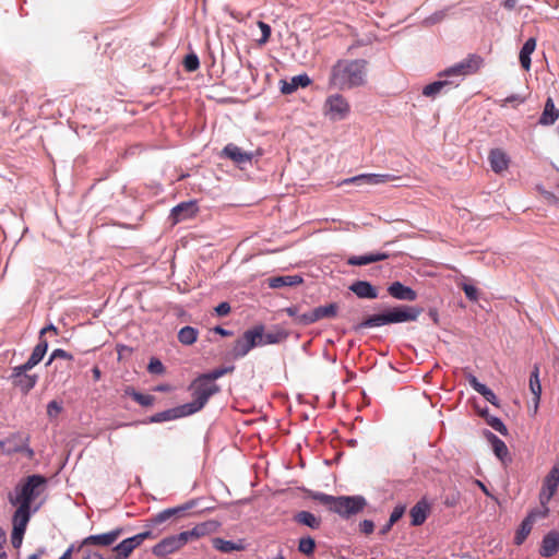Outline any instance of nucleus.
I'll return each instance as SVG.
<instances>
[{
  "label": "nucleus",
  "mask_w": 559,
  "mask_h": 559,
  "mask_svg": "<svg viewBox=\"0 0 559 559\" xmlns=\"http://www.w3.org/2000/svg\"><path fill=\"white\" fill-rule=\"evenodd\" d=\"M197 500L192 499L183 504L165 509L150 518L145 523V527L147 528L146 531L141 532L132 537L126 538L114 547L115 559H128L133 550L140 547L144 540L155 539L158 536V533H154L152 528L165 523L171 518L183 516L187 511L193 509L197 506Z\"/></svg>",
  "instance_id": "nucleus-1"
},
{
  "label": "nucleus",
  "mask_w": 559,
  "mask_h": 559,
  "mask_svg": "<svg viewBox=\"0 0 559 559\" xmlns=\"http://www.w3.org/2000/svg\"><path fill=\"white\" fill-rule=\"evenodd\" d=\"M365 59H340L331 68L329 85L341 91L362 86L367 82Z\"/></svg>",
  "instance_id": "nucleus-2"
},
{
  "label": "nucleus",
  "mask_w": 559,
  "mask_h": 559,
  "mask_svg": "<svg viewBox=\"0 0 559 559\" xmlns=\"http://www.w3.org/2000/svg\"><path fill=\"white\" fill-rule=\"evenodd\" d=\"M423 309L419 307L400 305L390 308L381 313L372 314L366 318L357 325V330L378 328L386 324L414 322L421 314Z\"/></svg>",
  "instance_id": "nucleus-3"
},
{
  "label": "nucleus",
  "mask_w": 559,
  "mask_h": 559,
  "mask_svg": "<svg viewBox=\"0 0 559 559\" xmlns=\"http://www.w3.org/2000/svg\"><path fill=\"white\" fill-rule=\"evenodd\" d=\"M309 497L343 518L359 513L366 506V500L361 496L334 497L319 491H310Z\"/></svg>",
  "instance_id": "nucleus-4"
},
{
  "label": "nucleus",
  "mask_w": 559,
  "mask_h": 559,
  "mask_svg": "<svg viewBox=\"0 0 559 559\" xmlns=\"http://www.w3.org/2000/svg\"><path fill=\"white\" fill-rule=\"evenodd\" d=\"M47 479L41 475L26 477L15 488V496L10 495L9 500L13 506L26 504L31 507L34 499L40 496L46 486Z\"/></svg>",
  "instance_id": "nucleus-5"
},
{
  "label": "nucleus",
  "mask_w": 559,
  "mask_h": 559,
  "mask_svg": "<svg viewBox=\"0 0 559 559\" xmlns=\"http://www.w3.org/2000/svg\"><path fill=\"white\" fill-rule=\"evenodd\" d=\"M192 392V402L183 404V408H186L188 415H192L199 411H201L209 399L219 392V386L216 383H211L210 381L203 380L201 377H198L189 388Z\"/></svg>",
  "instance_id": "nucleus-6"
},
{
  "label": "nucleus",
  "mask_w": 559,
  "mask_h": 559,
  "mask_svg": "<svg viewBox=\"0 0 559 559\" xmlns=\"http://www.w3.org/2000/svg\"><path fill=\"white\" fill-rule=\"evenodd\" d=\"M263 344H265L264 328L259 325L246 331L241 337L235 341L230 355L234 359H238L246 356L253 347Z\"/></svg>",
  "instance_id": "nucleus-7"
},
{
  "label": "nucleus",
  "mask_w": 559,
  "mask_h": 559,
  "mask_svg": "<svg viewBox=\"0 0 559 559\" xmlns=\"http://www.w3.org/2000/svg\"><path fill=\"white\" fill-rule=\"evenodd\" d=\"M29 436L24 432H15L0 441V449L4 454L25 453L33 459L34 451L29 448Z\"/></svg>",
  "instance_id": "nucleus-8"
},
{
  "label": "nucleus",
  "mask_w": 559,
  "mask_h": 559,
  "mask_svg": "<svg viewBox=\"0 0 559 559\" xmlns=\"http://www.w3.org/2000/svg\"><path fill=\"white\" fill-rule=\"evenodd\" d=\"M349 110L350 106L347 99L340 94L329 96L323 105L324 115L332 121L345 119Z\"/></svg>",
  "instance_id": "nucleus-9"
},
{
  "label": "nucleus",
  "mask_w": 559,
  "mask_h": 559,
  "mask_svg": "<svg viewBox=\"0 0 559 559\" xmlns=\"http://www.w3.org/2000/svg\"><path fill=\"white\" fill-rule=\"evenodd\" d=\"M559 487V461L551 467L549 473L543 479L542 488L538 495L539 502L549 503L556 495Z\"/></svg>",
  "instance_id": "nucleus-10"
},
{
  "label": "nucleus",
  "mask_w": 559,
  "mask_h": 559,
  "mask_svg": "<svg viewBox=\"0 0 559 559\" xmlns=\"http://www.w3.org/2000/svg\"><path fill=\"white\" fill-rule=\"evenodd\" d=\"M32 368H24V365L16 366L12 369L11 380L12 384L20 389L24 394H27L37 383V374H28Z\"/></svg>",
  "instance_id": "nucleus-11"
},
{
  "label": "nucleus",
  "mask_w": 559,
  "mask_h": 559,
  "mask_svg": "<svg viewBox=\"0 0 559 559\" xmlns=\"http://www.w3.org/2000/svg\"><path fill=\"white\" fill-rule=\"evenodd\" d=\"M484 60L478 55H469L461 62L444 71V75H469L476 73L483 66Z\"/></svg>",
  "instance_id": "nucleus-12"
},
{
  "label": "nucleus",
  "mask_w": 559,
  "mask_h": 559,
  "mask_svg": "<svg viewBox=\"0 0 559 559\" xmlns=\"http://www.w3.org/2000/svg\"><path fill=\"white\" fill-rule=\"evenodd\" d=\"M258 156L261 153H257ZM221 156L230 159L238 167L243 168L245 165L251 164L255 153L247 152L234 143H228L221 152Z\"/></svg>",
  "instance_id": "nucleus-13"
},
{
  "label": "nucleus",
  "mask_w": 559,
  "mask_h": 559,
  "mask_svg": "<svg viewBox=\"0 0 559 559\" xmlns=\"http://www.w3.org/2000/svg\"><path fill=\"white\" fill-rule=\"evenodd\" d=\"M123 534V528L117 527L110 532L98 534V535H90L85 537L78 550H84V548L88 546H111L121 535Z\"/></svg>",
  "instance_id": "nucleus-14"
},
{
  "label": "nucleus",
  "mask_w": 559,
  "mask_h": 559,
  "mask_svg": "<svg viewBox=\"0 0 559 559\" xmlns=\"http://www.w3.org/2000/svg\"><path fill=\"white\" fill-rule=\"evenodd\" d=\"M337 311L338 306L335 302L325 306H320L309 312L302 313V317L299 318V322L302 323L304 326L310 325L321 319L335 318Z\"/></svg>",
  "instance_id": "nucleus-15"
},
{
  "label": "nucleus",
  "mask_w": 559,
  "mask_h": 559,
  "mask_svg": "<svg viewBox=\"0 0 559 559\" xmlns=\"http://www.w3.org/2000/svg\"><path fill=\"white\" fill-rule=\"evenodd\" d=\"M182 548L179 535H169L153 546L152 554L157 558L165 559Z\"/></svg>",
  "instance_id": "nucleus-16"
},
{
  "label": "nucleus",
  "mask_w": 559,
  "mask_h": 559,
  "mask_svg": "<svg viewBox=\"0 0 559 559\" xmlns=\"http://www.w3.org/2000/svg\"><path fill=\"white\" fill-rule=\"evenodd\" d=\"M394 179H396V177L393 175H390V174H362V175H358L353 178L346 179L344 182L345 183L356 182V183H366V185L374 186V185H380V183H386V182L393 181Z\"/></svg>",
  "instance_id": "nucleus-17"
},
{
  "label": "nucleus",
  "mask_w": 559,
  "mask_h": 559,
  "mask_svg": "<svg viewBox=\"0 0 559 559\" xmlns=\"http://www.w3.org/2000/svg\"><path fill=\"white\" fill-rule=\"evenodd\" d=\"M488 160L493 173L501 174L509 168L510 158L501 148H492L489 152Z\"/></svg>",
  "instance_id": "nucleus-18"
},
{
  "label": "nucleus",
  "mask_w": 559,
  "mask_h": 559,
  "mask_svg": "<svg viewBox=\"0 0 559 559\" xmlns=\"http://www.w3.org/2000/svg\"><path fill=\"white\" fill-rule=\"evenodd\" d=\"M388 293L391 297L397 300L414 301L417 298V293L401 282H393L388 287Z\"/></svg>",
  "instance_id": "nucleus-19"
},
{
  "label": "nucleus",
  "mask_w": 559,
  "mask_h": 559,
  "mask_svg": "<svg viewBox=\"0 0 559 559\" xmlns=\"http://www.w3.org/2000/svg\"><path fill=\"white\" fill-rule=\"evenodd\" d=\"M559 550V532L551 531L543 538L539 554L542 557L549 558Z\"/></svg>",
  "instance_id": "nucleus-20"
},
{
  "label": "nucleus",
  "mask_w": 559,
  "mask_h": 559,
  "mask_svg": "<svg viewBox=\"0 0 559 559\" xmlns=\"http://www.w3.org/2000/svg\"><path fill=\"white\" fill-rule=\"evenodd\" d=\"M311 84L310 78L305 74L293 76L289 82L281 81V92L285 95L294 93L298 87H307Z\"/></svg>",
  "instance_id": "nucleus-21"
},
{
  "label": "nucleus",
  "mask_w": 559,
  "mask_h": 559,
  "mask_svg": "<svg viewBox=\"0 0 559 559\" xmlns=\"http://www.w3.org/2000/svg\"><path fill=\"white\" fill-rule=\"evenodd\" d=\"M349 289L359 298L374 299L378 297L377 288L367 281H356Z\"/></svg>",
  "instance_id": "nucleus-22"
},
{
  "label": "nucleus",
  "mask_w": 559,
  "mask_h": 559,
  "mask_svg": "<svg viewBox=\"0 0 559 559\" xmlns=\"http://www.w3.org/2000/svg\"><path fill=\"white\" fill-rule=\"evenodd\" d=\"M197 209L193 202H182L171 210L173 223L177 224L181 221L190 218L194 215Z\"/></svg>",
  "instance_id": "nucleus-23"
},
{
  "label": "nucleus",
  "mask_w": 559,
  "mask_h": 559,
  "mask_svg": "<svg viewBox=\"0 0 559 559\" xmlns=\"http://www.w3.org/2000/svg\"><path fill=\"white\" fill-rule=\"evenodd\" d=\"M467 381H468L469 385L477 393H479L481 396H484V399L486 401H488L489 403H491L495 406H498V399H497L496 394L489 388H487L485 384L480 383L474 374H468Z\"/></svg>",
  "instance_id": "nucleus-24"
},
{
  "label": "nucleus",
  "mask_w": 559,
  "mask_h": 559,
  "mask_svg": "<svg viewBox=\"0 0 559 559\" xmlns=\"http://www.w3.org/2000/svg\"><path fill=\"white\" fill-rule=\"evenodd\" d=\"M559 118V109L556 108L555 103L551 97H548L542 116L539 117V123L543 126H551Z\"/></svg>",
  "instance_id": "nucleus-25"
},
{
  "label": "nucleus",
  "mask_w": 559,
  "mask_h": 559,
  "mask_svg": "<svg viewBox=\"0 0 559 559\" xmlns=\"http://www.w3.org/2000/svg\"><path fill=\"white\" fill-rule=\"evenodd\" d=\"M48 349V343L45 338L41 336L39 337L38 344L34 347L29 358L24 362V368H34L36 365H38L41 359L44 358L45 354Z\"/></svg>",
  "instance_id": "nucleus-26"
},
{
  "label": "nucleus",
  "mask_w": 559,
  "mask_h": 559,
  "mask_svg": "<svg viewBox=\"0 0 559 559\" xmlns=\"http://www.w3.org/2000/svg\"><path fill=\"white\" fill-rule=\"evenodd\" d=\"M213 547L223 552V554H229L233 551H242L245 550V545L241 540L239 542H231V540H225L219 537H215L212 539Z\"/></svg>",
  "instance_id": "nucleus-27"
},
{
  "label": "nucleus",
  "mask_w": 559,
  "mask_h": 559,
  "mask_svg": "<svg viewBox=\"0 0 559 559\" xmlns=\"http://www.w3.org/2000/svg\"><path fill=\"white\" fill-rule=\"evenodd\" d=\"M429 506L426 501H418L409 511V515L412 519V525L419 526L421 525L428 515Z\"/></svg>",
  "instance_id": "nucleus-28"
},
{
  "label": "nucleus",
  "mask_w": 559,
  "mask_h": 559,
  "mask_svg": "<svg viewBox=\"0 0 559 559\" xmlns=\"http://www.w3.org/2000/svg\"><path fill=\"white\" fill-rule=\"evenodd\" d=\"M389 257V253L384 252L369 253L365 255H353L348 258L347 263L349 265H367L373 262L386 260Z\"/></svg>",
  "instance_id": "nucleus-29"
},
{
  "label": "nucleus",
  "mask_w": 559,
  "mask_h": 559,
  "mask_svg": "<svg viewBox=\"0 0 559 559\" xmlns=\"http://www.w3.org/2000/svg\"><path fill=\"white\" fill-rule=\"evenodd\" d=\"M31 507L26 504H19L16 511L13 514V527L26 531L27 523L31 519Z\"/></svg>",
  "instance_id": "nucleus-30"
},
{
  "label": "nucleus",
  "mask_w": 559,
  "mask_h": 559,
  "mask_svg": "<svg viewBox=\"0 0 559 559\" xmlns=\"http://www.w3.org/2000/svg\"><path fill=\"white\" fill-rule=\"evenodd\" d=\"M185 416H189V415H188L186 408H183V405H180L175 408L167 409V411L155 414L151 418V421L162 423V421L173 420V419H177V418L185 417Z\"/></svg>",
  "instance_id": "nucleus-31"
},
{
  "label": "nucleus",
  "mask_w": 559,
  "mask_h": 559,
  "mask_svg": "<svg viewBox=\"0 0 559 559\" xmlns=\"http://www.w3.org/2000/svg\"><path fill=\"white\" fill-rule=\"evenodd\" d=\"M293 520L295 523L308 526L312 530H318L321 526V519L309 511L297 512Z\"/></svg>",
  "instance_id": "nucleus-32"
},
{
  "label": "nucleus",
  "mask_w": 559,
  "mask_h": 559,
  "mask_svg": "<svg viewBox=\"0 0 559 559\" xmlns=\"http://www.w3.org/2000/svg\"><path fill=\"white\" fill-rule=\"evenodd\" d=\"M530 391L534 396V408L535 411H537L542 394V385L539 381V367L537 365L534 366L533 371L531 372L530 376Z\"/></svg>",
  "instance_id": "nucleus-33"
},
{
  "label": "nucleus",
  "mask_w": 559,
  "mask_h": 559,
  "mask_svg": "<svg viewBox=\"0 0 559 559\" xmlns=\"http://www.w3.org/2000/svg\"><path fill=\"white\" fill-rule=\"evenodd\" d=\"M536 48V39L535 38H528L520 51V62L524 70L528 71L531 68V55L534 52Z\"/></svg>",
  "instance_id": "nucleus-34"
},
{
  "label": "nucleus",
  "mask_w": 559,
  "mask_h": 559,
  "mask_svg": "<svg viewBox=\"0 0 559 559\" xmlns=\"http://www.w3.org/2000/svg\"><path fill=\"white\" fill-rule=\"evenodd\" d=\"M221 524L215 520H209L194 525L192 528L198 539L214 534L218 531Z\"/></svg>",
  "instance_id": "nucleus-35"
},
{
  "label": "nucleus",
  "mask_w": 559,
  "mask_h": 559,
  "mask_svg": "<svg viewBox=\"0 0 559 559\" xmlns=\"http://www.w3.org/2000/svg\"><path fill=\"white\" fill-rule=\"evenodd\" d=\"M487 438H488V441L490 442V444L492 447V451L496 454V456L499 460L504 461L508 457V455H509V450H508V447L504 443V441L499 439L492 432H488Z\"/></svg>",
  "instance_id": "nucleus-36"
},
{
  "label": "nucleus",
  "mask_w": 559,
  "mask_h": 559,
  "mask_svg": "<svg viewBox=\"0 0 559 559\" xmlns=\"http://www.w3.org/2000/svg\"><path fill=\"white\" fill-rule=\"evenodd\" d=\"M302 283V277L299 275H286L272 277L269 281L271 288H281L284 286H296Z\"/></svg>",
  "instance_id": "nucleus-37"
},
{
  "label": "nucleus",
  "mask_w": 559,
  "mask_h": 559,
  "mask_svg": "<svg viewBox=\"0 0 559 559\" xmlns=\"http://www.w3.org/2000/svg\"><path fill=\"white\" fill-rule=\"evenodd\" d=\"M199 336V331L192 326H183L178 332V341L182 345H192L197 342Z\"/></svg>",
  "instance_id": "nucleus-38"
},
{
  "label": "nucleus",
  "mask_w": 559,
  "mask_h": 559,
  "mask_svg": "<svg viewBox=\"0 0 559 559\" xmlns=\"http://www.w3.org/2000/svg\"><path fill=\"white\" fill-rule=\"evenodd\" d=\"M548 504L549 503L539 502L538 507L534 508L528 512L526 519L532 521L533 524H535L539 520L546 519L550 512Z\"/></svg>",
  "instance_id": "nucleus-39"
},
{
  "label": "nucleus",
  "mask_w": 559,
  "mask_h": 559,
  "mask_svg": "<svg viewBox=\"0 0 559 559\" xmlns=\"http://www.w3.org/2000/svg\"><path fill=\"white\" fill-rule=\"evenodd\" d=\"M533 526L534 524L532 523V521L525 518L515 533L514 543L516 545H522L530 535V533L532 532Z\"/></svg>",
  "instance_id": "nucleus-40"
},
{
  "label": "nucleus",
  "mask_w": 559,
  "mask_h": 559,
  "mask_svg": "<svg viewBox=\"0 0 559 559\" xmlns=\"http://www.w3.org/2000/svg\"><path fill=\"white\" fill-rule=\"evenodd\" d=\"M316 549V542L312 537L306 536L301 537L298 543V551L306 555L311 556Z\"/></svg>",
  "instance_id": "nucleus-41"
},
{
  "label": "nucleus",
  "mask_w": 559,
  "mask_h": 559,
  "mask_svg": "<svg viewBox=\"0 0 559 559\" xmlns=\"http://www.w3.org/2000/svg\"><path fill=\"white\" fill-rule=\"evenodd\" d=\"M448 85L447 81H436L426 85L423 90V94L427 97H435L441 92V90Z\"/></svg>",
  "instance_id": "nucleus-42"
},
{
  "label": "nucleus",
  "mask_w": 559,
  "mask_h": 559,
  "mask_svg": "<svg viewBox=\"0 0 559 559\" xmlns=\"http://www.w3.org/2000/svg\"><path fill=\"white\" fill-rule=\"evenodd\" d=\"M233 369H234L233 367L231 368H218L209 373H203L200 377L205 381H210L211 383H214V381L216 379L223 377L224 374L231 371Z\"/></svg>",
  "instance_id": "nucleus-43"
},
{
  "label": "nucleus",
  "mask_w": 559,
  "mask_h": 559,
  "mask_svg": "<svg viewBox=\"0 0 559 559\" xmlns=\"http://www.w3.org/2000/svg\"><path fill=\"white\" fill-rule=\"evenodd\" d=\"M487 424L491 428H493L496 431L500 432L501 435H503V436L508 435V429H507L506 425L498 417H493V416L488 417Z\"/></svg>",
  "instance_id": "nucleus-44"
},
{
  "label": "nucleus",
  "mask_w": 559,
  "mask_h": 559,
  "mask_svg": "<svg viewBox=\"0 0 559 559\" xmlns=\"http://www.w3.org/2000/svg\"><path fill=\"white\" fill-rule=\"evenodd\" d=\"M183 66L187 71H190V72L195 71L200 66L198 56L194 53L186 56V58L183 60Z\"/></svg>",
  "instance_id": "nucleus-45"
},
{
  "label": "nucleus",
  "mask_w": 559,
  "mask_h": 559,
  "mask_svg": "<svg viewBox=\"0 0 559 559\" xmlns=\"http://www.w3.org/2000/svg\"><path fill=\"white\" fill-rule=\"evenodd\" d=\"M283 312L287 313L289 317L294 319V323L297 325H302V323L299 322V318L302 317V313H300V307L299 306H290L282 310Z\"/></svg>",
  "instance_id": "nucleus-46"
},
{
  "label": "nucleus",
  "mask_w": 559,
  "mask_h": 559,
  "mask_svg": "<svg viewBox=\"0 0 559 559\" xmlns=\"http://www.w3.org/2000/svg\"><path fill=\"white\" fill-rule=\"evenodd\" d=\"M147 370L151 372V373H155V374H162L164 373L165 371V367L163 365V362L157 359V358H152L150 360V364L147 366Z\"/></svg>",
  "instance_id": "nucleus-47"
},
{
  "label": "nucleus",
  "mask_w": 559,
  "mask_h": 559,
  "mask_svg": "<svg viewBox=\"0 0 559 559\" xmlns=\"http://www.w3.org/2000/svg\"><path fill=\"white\" fill-rule=\"evenodd\" d=\"M25 531L21 528H14L12 530L11 534V543L14 548H20L23 542Z\"/></svg>",
  "instance_id": "nucleus-48"
},
{
  "label": "nucleus",
  "mask_w": 559,
  "mask_h": 559,
  "mask_svg": "<svg viewBox=\"0 0 559 559\" xmlns=\"http://www.w3.org/2000/svg\"><path fill=\"white\" fill-rule=\"evenodd\" d=\"M179 535V538L182 543V546L185 547L189 542H193V540H197L198 537L193 531V528L191 530H188V531H183L181 533L178 534Z\"/></svg>",
  "instance_id": "nucleus-49"
},
{
  "label": "nucleus",
  "mask_w": 559,
  "mask_h": 559,
  "mask_svg": "<svg viewBox=\"0 0 559 559\" xmlns=\"http://www.w3.org/2000/svg\"><path fill=\"white\" fill-rule=\"evenodd\" d=\"M57 358H62V359H73V356L68 353L67 350L64 349H61V348H57L52 352L47 365L51 364L52 360L57 359Z\"/></svg>",
  "instance_id": "nucleus-50"
},
{
  "label": "nucleus",
  "mask_w": 559,
  "mask_h": 559,
  "mask_svg": "<svg viewBox=\"0 0 559 559\" xmlns=\"http://www.w3.org/2000/svg\"><path fill=\"white\" fill-rule=\"evenodd\" d=\"M462 289L464 290L466 297L472 300L476 301L478 299V290L476 287L469 284H463Z\"/></svg>",
  "instance_id": "nucleus-51"
},
{
  "label": "nucleus",
  "mask_w": 559,
  "mask_h": 559,
  "mask_svg": "<svg viewBox=\"0 0 559 559\" xmlns=\"http://www.w3.org/2000/svg\"><path fill=\"white\" fill-rule=\"evenodd\" d=\"M134 401L142 406H152L155 401V397L153 395L142 394L139 392Z\"/></svg>",
  "instance_id": "nucleus-52"
},
{
  "label": "nucleus",
  "mask_w": 559,
  "mask_h": 559,
  "mask_svg": "<svg viewBox=\"0 0 559 559\" xmlns=\"http://www.w3.org/2000/svg\"><path fill=\"white\" fill-rule=\"evenodd\" d=\"M405 512V507L404 506H396L391 515H390V524H395L404 514Z\"/></svg>",
  "instance_id": "nucleus-53"
},
{
  "label": "nucleus",
  "mask_w": 559,
  "mask_h": 559,
  "mask_svg": "<svg viewBox=\"0 0 559 559\" xmlns=\"http://www.w3.org/2000/svg\"><path fill=\"white\" fill-rule=\"evenodd\" d=\"M61 411L62 407L57 401H51L47 405V414L49 417H56L57 415L60 414Z\"/></svg>",
  "instance_id": "nucleus-54"
},
{
  "label": "nucleus",
  "mask_w": 559,
  "mask_h": 559,
  "mask_svg": "<svg viewBox=\"0 0 559 559\" xmlns=\"http://www.w3.org/2000/svg\"><path fill=\"white\" fill-rule=\"evenodd\" d=\"M261 32H262V38L260 39L261 43H266L271 36V27L269 24L260 21L258 23Z\"/></svg>",
  "instance_id": "nucleus-55"
},
{
  "label": "nucleus",
  "mask_w": 559,
  "mask_h": 559,
  "mask_svg": "<svg viewBox=\"0 0 559 559\" xmlns=\"http://www.w3.org/2000/svg\"><path fill=\"white\" fill-rule=\"evenodd\" d=\"M230 310H231L230 305L226 301H223L215 307V312L219 317H225V316L229 314Z\"/></svg>",
  "instance_id": "nucleus-56"
},
{
  "label": "nucleus",
  "mask_w": 559,
  "mask_h": 559,
  "mask_svg": "<svg viewBox=\"0 0 559 559\" xmlns=\"http://www.w3.org/2000/svg\"><path fill=\"white\" fill-rule=\"evenodd\" d=\"M360 531L367 535L371 534L374 530V524L370 520H364L359 524Z\"/></svg>",
  "instance_id": "nucleus-57"
},
{
  "label": "nucleus",
  "mask_w": 559,
  "mask_h": 559,
  "mask_svg": "<svg viewBox=\"0 0 559 559\" xmlns=\"http://www.w3.org/2000/svg\"><path fill=\"white\" fill-rule=\"evenodd\" d=\"M524 102V98L518 94L511 95L502 100L501 106H506L507 104H521Z\"/></svg>",
  "instance_id": "nucleus-58"
},
{
  "label": "nucleus",
  "mask_w": 559,
  "mask_h": 559,
  "mask_svg": "<svg viewBox=\"0 0 559 559\" xmlns=\"http://www.w3.org/2000/svg\"><path fill=\"white\" fill-rule=\"evenodd\" d=\"M284 337L283 334L281 333H277V334H265V344L266 343H276L278 341H281L282 338Z\"/></svg>",
  "instance_id": "nucleus-59"
},
{
  "label": "nucleus",
  "mask_w": 559,
  "mask_h": 559,
  "mask_svg": "<svg viewBox=\"0 0 559 559\" xmlns=\"http://www.w3.org/2000/svg\"><path fill=\"white\" fill-rule=\"evenodd\" d=\"M213 331L222 336H231L233 335V332L231 331H228V330H225L223 329L222 326H215L213 329Z\"/></svg>",
  "instance_id": "nucleus-60"
},
{
  "label": "nucleus",
  "mask_w": 559,
  "mask_h": 559,
  "mask_svg": "<svg viewBox=\"0 0 559 559\" xmlns=\"http://www.w3.org/2000/svg\"><path fill=\"white\" fill-rule=\"evenodd\" d=\"M124 394L128 396H131L133 400H135V396L139 394L138 391L134 390L132 386H127L124 389Z\"/></svg>",
  "instance_id": "nucleus-61"
},
{
  "label": "nucleus",
  "mask_w": 559,
  "mask_h": 559,
  "mask_svg": "<svg viewBox=\"0 0 559 559\" xmlns=\"http://www.w3.org/2000/svg\"><path fill=\"white\" fill-rule=\"evenodd\" d=\"M92 373H93V379L94 381H99L100 378H102V371L99 369V367L95 366L93 369H92Z\"/></svg>",
  "instance_id": "nucleus-62"
},
{
  "label": "nucleus",
  "mask_w": 559,
  "mask_h": 559,
  "mask_svg": "<svg viewBox=\"0 0 559 559\" xmlns=\"http://www.w3.org/2000/svg\"><path fill=\"white\" fill-rule=\"evenodd\" d=\"M518 1L516 0H504L503 7L508 10H513L516 7Z\"/></svg>",
  "instance_id": "nucleus-63"
},
{
  "label": "nucleus",
  "mask_w": 559,
  "mask_h": 559,
  "mask_svg": "<svg viewBox=\"0 0 559 559\" xmlns=\"http://www.w3.org/2000/svg\"><path fill=\"white\" fill-rule=\"evenodd\" d=\"M45 554V549L40 548L35 554L28 556L27 559H39Z\"/></svg>",
  "instance_id": "nucleus-64"
}]
</instances>
